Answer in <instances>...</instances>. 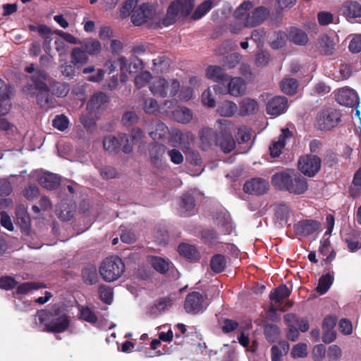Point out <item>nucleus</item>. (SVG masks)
<instances>
[{
	"instance_id": "f257e3e1",
	"label": "nucleus",
	"mask_w": 361,
	"mask_h": 361,
	"mask_svg": "<svg viewBox=\"0 0 361 361\" xmlns=\"http://www.w3.org/2000/svg\"><path fill=\"white\" fill-rule=\"evenodd\" d=\"M39 321L44 325V331L59 334L66 331L70 326V317L66 310L59 305L37 312Z\"/></svg>"
},
{
	"instance_id": "f03ea898",
	"label": "nucleus",
	"mask_w": 361,
	"mask_h": 361,
	"mask_svg": "<svg viewBox=\"0 0 361 361\" xmlns=\"http://www.w3.org/2000/svg\"><path fill=\"white\" fill-rule=\"evenodd\" d=\"M194 6L195 0H176L172 1L161 20V24L165 27L173 25L180 18L188 16Z\"/></svg>"
},
{
	"instance_id": "7ed1b4c3",
	"label": "nucleus",
	"mask_w": 361,
	"mask_h": 361,
	"mask_svg": "<svg viewBox=\"0 0 361 361\" xmlns=\"http://www.w3.org/2000/svg\"><path fill=\"white\" fill-rule=\"evenodd\" d=\"M102 279L106 282H113L118 280L125 271V264L118 256L106 257L99 269Z\"/></svg>"
},
{
	"instance_id": "20e7f679",
	"label": "nucleus",
	"mask_w": 361,
	"mask_h": 361,
	"mask_svg": "<svg viewBox=\"0 0 361 361\" xmlns=\"http://www.w3.org/2000/svg\"><path fill=\"white\" fill-rule=\"evenodd\" d=\"M217 124L219 135L216 145H219L224 153H229L235 147V141L232 135L234 125L226 119L218 120Z\"/></svg>"
},
{
	"instance_id": "39448f33",
	"label": "nucleus",
	"mask_w": 361,
	"mask_h": 361,
	"mask_svg": "<svg viewBox=\"0 0 361 361\" xmlns=\"http://www.w3.org/2000/svg\"><path fill=\"white\" fill-rule=\"evenodd\" d=\"M341 121V114L333 108L320 110L315 118V127L322 131H329L336 128Z\"/></svg>"
},
{
	"instance_id": "423d86ee",
	"label": "nucleus",
	"mask_w": 361,
	"mask_h": 361,
	"mask_svg": "<svg viewBox=\"0 0 361 361\" xmlns=\"http://www.w3.org/2000/svg\"><path fill=\"white\" fill-rule=\"evenodd\" d=\"M209 305L207 293L192 291L186 295L183 307L188 314L195 315L204 312Z\"/></svg>"
},
{
	"instance_id": "0eeeda50",
	"label": "nucleus",
	"mask_w": 361,
	"mask_h": 361,
	"mask_svg": "<svg viewBox=\"0 0 361 361\" xmlns=\"http://www.w3.org/2000/svg\"><path fill=\"white\" fill-rule=\"evenodd\" d=\"M321 159L312 154L300 157L298 161V168L301 173L309 177L314 176L321 169Z\"/></svg>"
},
{
	"instance_id": "6e6552de",
	"label": "nucleus",
	"mask_w": 361,
	"mask_h": 361,
	"mask_svg": "<svg viewBox=\"0 0 361 361\" xmlns=\"http://www.w3.org/2000/svg\"><path fill=\"white\" fill-rule=\"evenodd\" d=\"M155 13L154 6L149 3H144L133 11L131 20L133 25L140 26L151 19Z\"/></svg>"
},
{
	"instance_id": "1a4fd4ad",
	"label": "nucleus",
	"mask_w": 361,
	"mask_h": 361,
	"mask_svg": "<svg viewBox=\"0 0 361 361\" xmlns=\"http://www.w3.org/2000/svg\"><path fill=\"white\" fill-rule=\"evenodd\" d=\"M288 99L284 96L272 97L267 103V114L273 116H279L284 114L288 107Z\"/></svg>"
},
{
	"instance_id": "9d476101",
	"label": "nucleus",
	"mask_w": 361,
	"mask_h": 361,
	"mask_svg": "<svg viewBox=\"0 0 361 361\" xmlns=\"http://www.w3.org/2000/svg\"><path fill=\"white\" fill-rule=\"evenodd\" d=\"M321 228L319 221L314 219H304L295 224L293 226L295 234L298 236L306 237L319 231Z\"/></svg>"
},
{
	"instance_id": "9b49d317",
	"label": "nucleus",
	"mask_w": 361,
	"mask_h": 361,
	"mask_svg": "<svg viewBox=\"0 0 361 361\" xmlns=\"http://www.w3.org/2000/svg\"><path fill=\"white\" fill-rule=\"evenodd\" d=\"M269 15L268 8L264 6H259L249 13L243 19L245 27H255L262 23Z\"/></svg>"
},
{
	"instance_id": "f8f14e48",
	"label": "nucleus",
	"mask_w": 361,
	"mask_h": 361,
	"mask_svg": "<svg viewBox=\"0 0 361 361\" xmlns=\"http://www.w3.org/2000/svg\"><path fill=\"white\" fill-rule=\"evenodd\" d=\"M167 147L157 142L149 147V154L152 164L157 169H161L164 164V155Z\"/></svg>"
},
{
	"instance_id": "ddd939ff",
	"label": "nucleus",
	"mask_w": 361,
	"mask_h": 361,
	"mask_svg": "<svg viewBox=\"0 0 361 361\" xmlns=\"http://www.w3.org/2000/svg\"><path fill=\"white\" fill-rule=\"evenodd\" d=\"M269 188V183L261 178H253L243 185V190L245 193L250 195H263Z\"/></svg>"
},
{
	"instance_id": "4468645a",
	"label": "nucleus",
	"mask_w": 361,
	"mask_h": 361,
	"mask_svg": "<svg viewBox=\"0 0 361 361\" xmlns=\"http://www.w3.org/2000/svg\"><path fill=\"white\" fill-rule=\"evenodd\" d=\"M293 133L288 128H283L277 141H273L269 146L271 157H279L286 146V139L291 138Z\"/></svg>"
},
{
	"instance_id": "2eb2a0df",
	"label": "nucleus",
	"mask_w": 361,
	"mask_h": 361,
	"mask_svg": "<svg viewBox=\"0 0 361 361\" xmlns=\"http://www.w3.org/2000/svg\"><path fill=\"white\" fill-rule=\"evenodd\" d=\"M359 97L355 91L350 88L340 90L336 95V101L345 106H354L359 103Z\"/></svg>"
},
{
	"instance_id": "dca6fc26",
	"label": "nucleus",
	"mask_w": 361,
	"mask_h": 361,
	"mask_svg": "<svg viewBox=\"0 0 361 361\" xmlns=\"http://www.w3.org/2000/svg\"><path fill=\"white\" fill-rule=\"evenodd\" d=\"M206 76L221 85H225L229 80V76L225 73L224 68L219 66H209L206 70Z\"/></svg>"
},
{
	"instance_id": "f3484780",
	"label": "nucleus",
	"mask_w": 361,
	"mask_h": 361,
	"mask_svg": "<svg viewBox=\"0 0 361 361\" xmlns=\"http://www.w3.org/2000/svg\"><path fill=\"white\" fill-rule=\"evenodd\" d=\"M109 97L104 92H97L92 95L87 104V109L90 111H99L109 103Z\"/></svg>"
},
{
	"instance_id": "a211bd4d",
	"label": "nucleus",
	"mask_w": 361,
	"mask_h": 361,
	"mask_svg": "<svg viewBox=\"0 0 361 361\" xmlns=\"http://www.w3.org/2000/svg\"><path fill=\"white\" fill-rule=\"evenodd\" d=\"M292 177L293 176L284 171L276 173L271 177V183L276 189L288 192L289 184L292 181Z\"/></svg>"
},
{
	"instance_id": "6ab92c4d",
	"label": "nucleus",
	"mask_w": 361,
	"mask_h": 361,
	"mask_svg": "<svg viewBox=\"0 0 361 361\" xmlns=\"http://www.w3.org/2000/svg\"><path fill=\"white\" fill-rule=\"evenodd\" d=\"M289 185L288 192L295 195L304 193L308 188L307 179L300 174H294Z\"/></svg>"
},
{
	"instance_id": "aec40b11",
	"label": "nucleus",
	"mask_w": 361,
	"mask_h": 361,
	"mask_svg": "<svg viewBox=\"0 0 361 361\" xmlns=\"http://www.w3.org/2000/svg\"><path fill=\"white\" fill-rule=\"evenodd\" d=\"M258 110V103L254 99L245 97L239 103V114L242 116L255 114Z\"/></svg>"
},
{
	"instance_id": "412c9836",
	"label": "nucleus",
	"mask_w": 361,
	"mask_h": 361,
	"mask_svg": "<svg viewBox=\"0 0 361 361\" xmlns=\"http://www.w3.org/2000/svg\"><path fill=\"white\" fill-rule=\"evenodd\" d=\"M228 92L233 97L243 95L246 90L245 80L240 77L232 78L227 85Z\"/></svg>"
},
{
	"instance_id": "4be33fe9",
	"label": "nucleus",
	"mask_w": 361,
	"mask_h": 361,
	"mask_svg": "<svg viewBox=\"0 0 361 361\" xmlns=\"http://www.w3.org/2000/svg\"><path fill=\"white\" fill-rule=\"evenodd\" d=\"M37 104L45 111L54 107V99L50 95V90H39L36 94Z\"/></svg>"
},
{
	"instance_id": "5701e85b",
	"label": "nucleus",
	"mask_w": 361,
	"mask_h": 361,
	"mask_svg": "<svg viewBox=\"0 0 361 361\" xmlns=\"http://www.w3.org/2000/svg\"><path fill=\"white\" fill-rule=\"evenodd\" d=\"M11 92V87L6 84L0 78V101L3 100L4 109H0V112L6 114L11 108L10 94Z\"/></svg>"
},
{
	"instance_id": "b1692460",
	"label": "nucleus",
	"mask_w": 361,
	"mask_h": 361,
	"mask_svg": "<svg viewBox=\"0 0 361 361\" xmlns=\"http://www.w3.org/2000/svg\"><path fill=\"white\" fill-rule=\"evenodd\" d=\"M149 88L154 96L166 97L168 96L167 90L169 85L166 79L159 78L152 82Z\"/></svg>"
},
{
	"instance_id": "393cba45",
	"label": "nucleus",
	"mask_w": 361,
	"mask_h": 361,
	"mask_svg": "<svg viewBox=\"0 0 361 361\" xmlns=\"http://www.w3.org/2000/svg\"><path fill=\"white\" fill-rule=\"evenodd\" d=\"M291 291L285 284H281L274 290H271L269 294V299L276 304L281 305L283 300L290 296Z\"/></svg>"
},
{
	"instance_id": "a878e982",
	"label": "nucleus",
	"mask_w": 361,
	"mask_h": 361,
	"mask_svg": "<svg viewBox=\"0 0 361 361\" xmlns=\"http://www.w3.org/2000/svg\"><path fill=\"white\" fill-rule=\"evenodd\" d=\"M31 80L35 86V89L39 91L49 89V80L51 79L48 78L47 74L44 71H37L32 76Z\"/></svg>"
},
{
	"instance_id": "bb28decb",
	"label": "nucleus",
	"mask_w": 361,
	"mask_h": 361,
	"mask_svg": "<svg viewBox=\"0 0 361 361\" xmlns=\"http://www.w3.org/2000/svg\"><path fill=\"white\" fill-rule=\"evenodd\" d=\"M342 11L348 20L361 16V5L357 1H347L343 6Z\"/></svg>"
},
{
	"instance_id": "cd10ccee",
	"label": "nucleus",
	"mask_w": 361,
	"mask_h": 361,
	"mask_svg": "<svg viewBox=\"0 0 361 361\" xmlns=\"http://www.w3.org/2000/svg\"><path fill=\"white\" fill-rule=\"evenodd\" d=\"M40 185L47 190H54L60 184V177L52 173H45L39 178Z\"/></svg>"
},
{
	"instance_id": "c85d7f7f",
	"label": "nucleus",
	"mask_w": 361,
	"mask_h": 361,
	"mask_svg": "<svg viewBox=\"0 0 361 361\" xmlns=\"http://www.w3.org/2000/svg\"><path fill=\"white\" fill-rule=\"evenodd\" d=\"M289 350V343L286 341H280L278 345H273L271 348V361H281Z\"/></svg>"
},
{
	"instance_id": "c756f323",
	"label": "nucleus",
	"mask_w": 361,
	"mask_h": 361,
	"mask_svg": "<svg viewBox=\"0 0 361 361\" xmlns=\"http://www.w3.org/2000/svg\"><path fill=\"white\" fill-rule=\"evenodd\" d=\"M82 278L86 284L93 285L98 281V274L97 267L90 264L84 267L82 270Z\"/></svg>"
},
{
	"instance_id": "7c9ffc66",
	"label": "nucleus",
	"mask_w": 361,
	"mask_h": 361,
	"mask_svg": "<svg viewBox=\"0 0 361 361\" xmlns=\"http://www.w3.org/2000/svg\"><path fill=\"white\" fill-rule=\"evenodd\" d=\"M50 92L58 97H63L69 92V85L66 82H61L54 80H49Z\"/></svg>"
},
{
	"instance_id": "2f4dec72",
	"label": "nucleus",
	"mask_w": 361,
	"mask_h": 361,
	"mask_svg": "<svg viewBox=\"0 0 361 361\" xmlns=\"http://www.w3.org/2000/svg\"><path fill=\"white\" fill-rule=\"evenodd\" d=\"M287 36L290 41L297 45H305L308 41L307 34L302 30L296 27H291Z\"/></svg>"
},
{
	"instance_id": "473e14b6",
	"label": "nucleus",
	"mask_w": 361,
	"mask_h": 361,
	"mask_svg": "<svg viewBox=\"0 0 361 361\" xmlns=\"http://www.w3.org/2000/svg\"><path fill=\"white\" fill-rule=\"evenodd\" d=\"M142 66V61L139 59H136L134 62L128 63L126 60V63L121 66L119 68L121 71L120 80L122 82H125L128 80L127 73H132L135 72L140 66Z\"/></svg>"
},
{
	"instance_id": "72a5a7b5",
	"label": "nucleus",
	"mask_w": 361,
	"mask_h": 361,
	"mask_svg": "<svg viewBox=\"0 0 361 361\" xmlns=\"http://www.w3.org/2000/svg\"><path fill=\"white\" fill-rule=\"evenodd\" d=\"M219 132L216 133L212 128H204L200 133V138L202 144L210 146L216 144Z\"/></svg>"
},
{
	"instance_id": "f704fd0d",
	"label": "nucleus",
	"mask_w": 361,
	"mask_h": 361,
	"mask_svg": "<svg viewBox=\"0 0 361 361\" xmlns=\"http://www.w3.org/2000/svg\"><path fill=\"white\" fill-rule=\"evenodd\" d=\"M275 216L278 221L287 223L290 214V207L285 202L277 204L274 208Z\"/></svg>"
},
{
	"instance_id": "c9c22d12",
	"label": "nucleus",
	"mask_w": 361,
	"mask_h": 361,
	"mask_svg": "<svg viewBox=\"0 0 361 361\" xmlns=\"http://www.w3.org/2000/svg\"><path fill=\"white\" fill-rule=\"evenodd\" d=\"M178 251L180 255L190 260H197L199 259V252L194 245L181 243L178 246Z\"/></svg>"
},
{
	"instance_id": "e433bc0d",
	"label": "nucleus",
	"mask_w": 361,
	"mask_h": 361,
	"mask_svg": "<svg viewBox=\"0 0 361 361\" xmlns=\"http://www.w3.org/2000/svg\"><path fill=\"white\" fill-rule=\"evenodd\" d=\"M171 140L178 142L180 145L186 146L194 140V136L190 132L177 130L173 133Z\"/></svg>"
},
{
	"instance_id": "4c0bfd02",
	"label": "nucleus",
	"mask_w": 361,
	"mask_h": 361,
	"mask_svg": "<svg viewBox=\"0 0 361 361\" xmlns=\"http://www.w3.org/2000/svg\"><path fill=\"white\" fill-rule=\"evenodd\" d=\"M169 133V128L161 121H157L154 126V130L149 133V136L154 140H164Z\"/></svg>"
},
{
	"instance_id": "58836bf2",
	"label": "nucleus",
	"mask_w": 361,
	"mask_h": 361,
	"mask_svg": "<svg viewBox=\"0 0 361 361\" xmlns=\"http://www.w3.org/2000/svg\"><path fill=\"white\" fill-rule=\"evenodd\" d=\"M334 43L333 39L324 35L319 39V51L325 56H331L334 52Z\"/></svg>"
},
{
	"instance_id": "ea45409f",
	"label": "nucleus",
	"mask_w": 361,
	"mask_h": 361,
	"mask_svg": "<svg viewBox=\"0 0 361 361\" xmlns=\"http://www.w3.org/2000/svg\"><path fill=\"white\" fill-rule=\"evenodd\" d=\"M281 91L288 95H293L296 93L298 87V82L295 78H285L280 83Z\"/></svg>"
},
{
	"instance_id": "a19ab883",
	"label": "nucleus",
	"mask_w": 361,
	"mask_h": 361,
	"mask_svg": "<svg viewBox=\"0 0 361 361\" xmlns=\"http://www.w3.org/2000/svg\"><path fill=\"white\" fill-rule=\"evenodd\" d=\"M213 6V1L212 0H205L195 8L192 14L191 18L194 20H199L205 16Z\"/></svg>"
},
{
	"instance_id": "79ce46f5",
	"label": "nucleus",
	"mask_w": 361,
	"mask_h": 361,
	"mask_svg": "<svg viewBox=\"0 0 361 361\" xmlns=\"http://www.w3.org/2000/svg\"><path fill=\"white\" fill-rule=\"evenodd\" d=\"M226 266V260L224 255L221 254L214 255L210 260V268L215 273L222 272Z\"/></svg>"
},
{
	"instance_id": "37998d69",
	"label": "nucleus",
	"mask_w": 361,
	"mask_h": 361,
	"mask_svg": "<svg viewBox=\"0 0 361 361\" xmlns=\"http://www.w3.org/2000/svg\"><path fill=\"white\" fill-rule=\"evenodd\" d=\"M334 282V277L330 274H326L322 275L318 281L316 290L320 295L325 294Z\"/></svg>"
},
{
	"instance_id": "c03bdc74",
	"label": "nucleus",
	"mask_w": 361,
	"mask_h": 361,
	"mask_svg": "<svg viewBox=\"0 0 361 361\" xmlns=\"http://www.w3.org/2000/svg\"><path fill=\"white\" fill-rule=\"evenodd\" d=\"M180 206L182 209H185L186 213L185 215H192L193 214L192 212L195 206V201L194 197L188 192L184 193L181 196Z\"/></svg>"
},
{
	"instance_id": "a18cd8bd",
	"label": "nucleus",
	"mask_w": 361,
	"mask_h": 361,
	"mask_svg": "<svg viewBox=\"0 0 361 361\" xmlns=\"http://www.w3.org/2000/svg\"><path fill=\"white\" fill-rule=\"evenodd\" d=\"M237 105L231 101H224L217 109L218 113L224 117H231L237 111Z\"/></svg>"
},
{
	"instance_id": "49530a36",
	"label": "nucleus",
	"mask_w": 361,
	"mask_h": 361,
	"mask_svg": "<svg viewBox=\"0 0 361 361\" xmlns=\"http://www.w3.org/2000/svg\"><path fill=\"white\" fill-rule=\"evenodd\" d=\"M88 59L87 52L80 47H74L71 51V62L74 64H85Z\"/></svg>"
},
{
	"instance_id": "de8ad7c7",
	"label": "nucleus",
	"mask_w": 361,
	"mask_h": 361,
	"mask_svg": "<svg viewBox=\"0 0 361 361\" xmlns=\"http://www.w3.org/2000/svg\"><path fill=\"white\" fill-rule=\"evenodd\" d=\"M126 58L124 56H121L116 60L109 59L107 60L104 65V72H107L109 74L114 72L118 68H121V66H123L126 63Z\"/></svg>"
},
{
	"instance_id": "09e8293b",
	"label": "nucleus",
	"mask_w": 361,
	"mask_h": 361,
	"mask_svg": "<svg viewBox=\"0 0 361 361\" xmlns=\"http://www.w3.org/2000/svg\"><path fill=\"white\" fill-rule=\"evenodd\" d=\"M150 262L152 267L161 274H166L169 269V263L160 257H152Z\"/></svg>"
},
{
	"instance_id": "8fccbe9b",
	"label": "nucleus",
	"mask_w": 361,
	"mask_h": 361,
	"mask_svg": "<svg viewBox=\"0 0 361 361\" xmlns=\"http://www.w3.org/2000/svg\"><path fill=\"white\" fill-rule=\"evenodd\" d=\"M103 146L105 150L112 153H117L119 149L120 142L115 136L109 135L104 137Z\"/></svg>"
},
{
	"instance_id": "3c124183",
	"label": "nucleus",
	"mask_w": 361,
	"mask_h": 361,
	"mask_svg": "<svg viewBox=\"0 0 361 361\" xmlns=\"http://www.w3.org/2000/svg\"><path fill=\"white\" fill-rule=\"evenodd\" d=\"M82 47L90 55H96L101 51L102 47L97 39H89L84 42Z\"/></svg>"
},
{
	"instance_id": "603ef678",
	"label": "nucleus",
	"mask_w": 361,
	"mask_h": 361,
	"mask_svg": "<svg viewBox=\"0 0 361 361\" xmlns=\"http://www.w3.org/2000/svg\"><path fill=\"white\" fill-rule=\"evenodd\" d=\"M46 287L43 283L38 282H25L19 285L17 288V293L19 294H27L30 290H37Z\"/></svg>"
},
{
	"instance_id": "864d4df0",
	"label": "nucleus",
	"mask_w": 361,
	"mask_h": 361,
	"mask_svg": "<svg viewBox=\"0 0 361 361\" xmlns=\"http://www.w3.org/2000/svg\"><path fill=\"white\" fill-rule=\"evenodd\" d=\"M99 298L102 301L106 304H111L113 299V290L105 285H102L99 288Z\"/></svg>"
},
{
	"instance_id": "5fc2aeb1",
	"label": "nucleus",
	"mask_w": 361,
	"mask_h": 361,
	"mask_svg": "<svg viewBox=\"0 0 361 361\" xmlns=\"http://www.w3.org/2000/svg\"><path fill=\"white\" fill-rule=\"evenodd\" d=\"M69 121L68 118L63 114L57 115L52 121V126L54 128L60 131H64L68 128Z\"/></svg>"
},
{
	"instance_id": "6e6d98bb",
	"label": "nucleus",
	"mask_w": 361,
	"mask_h": 361,
	"mask_svg": "<svg viewBox=\"0 0 361 361\" xmlns=\"http://www.w3.org/2000/svg\"><path fill=\"white\" fill-rule=\"evenodd\" d=\"M290 355L293 358H303L307 356V346L305 343H298L293 345Z\"/></svg>"
},
{
	"instance_id": "4d7b16f0",
	"label": "nucleus",
	"mask_w": 361,
	"mask_h": 361,
	"mask_svg": "<svg viewBox=\"0 0 361 361\" xmlns=\"http://www.w3.org/2000/svg\"><path fill=\"white\" fill-rule=\"evenodd\" d=\"M175 115L178 122L186 123L191 121L192 118V114L191 111L186 108L183 107L178 110H176Z\"/></svg>"
},
{
	"instance_id": "13d9d810",
	"label": "nucleus",
	"mask_w": 361,
	"mask_h": 361,
	"mask_svg": "<svg viewBox=\"0 0 361 361\" xmlns=\"http://www.w3.org/2000/svg\"><path fill=\"white\" fill-rule=\"evenodd\" d=\"M80 318L87 322L95 324L98 318L95 313L88 307H82L80 310Z\"/></svg>"
},
{
	"instance_id": "bf43d9fd",
	"label": "nucleus",
	"mask_w": 361,
	"mask_h": 361,
	"mask_svg": "<svg viewBox=\"0 0 361 361\" xmlns=\"http://www.w3.org/2000/svg\"><path fill=\"white\" fill-rule=\"evenodd\" d=\"M152 75L149 71H143L135 78V85L137 88H141L147 85L151 80Z\"/></svg>"
},
{
	"instance_id": "052dcab7",
	"label": "nucleus",
	"mask_w": 361,
	"mask_h": 361,
	"mask_svg": "<svg viewBox=\"0 0 361 361\" xmlns=\"http://www.w3.org/2000/svg\"><path fill=\"white\" fill-rule=\"evenodd\" d=\"M252 8V3L250 1H245L242 3L239 7L235 11L234 16L235 18L241 20L244 16H246L247 11Z\"/></svg>"
},
{
	"instance_id": "680f3d73",
	"label": "nucleus",
	"mask_w": 361,
	"mask_h": 361,
	"mask_svg": "<svg viewBox=\"0 0 361 361\" xmlns=\"http://www.w3.org/2000/svg\"><path fill=\"white\" fill-rule=\"evenodd\" d=\"M137 1L138 0H126L120 9V16L122 18L128 17L137 5Z\"/></svg>"
},
{
	"instance_id": "e2e57ef3",
	"label": "nucleus",
	"mask_w": 361,
	"mask_h": 361,
	"mask_svg": "<svg viewBox=\"0 0 361 361\" xmlns=\"http://www.w3.org/2000/svg\"><path fill=\"white\" fill-rule=\"evenodd\" d=\"M16 279L10 276L0 277V288L4 290H11L17 285Z\"/></svg>"
},
{
	"instance_id": "0e129e2a",
	"label": "nucleus",
	"mask_w": 361,
	"mask_h": 361,
	"mask_svg": "<svg viewBox=\"0 0 361 361\" xmlns=\"http://www.w3.org/2000/svg\"><path fill=\"white\" fill-rule=\"evenodd\" d=\"M159 104L156 99L153 98H148L145 100L143 104V109L145 113L148 114H153L158 111Z\"/></svg>"
},
{
	"instance_id": "69168bd1",
	"label": "nucleus",
	"mask_w": 361,
	"mask_h": 361,
	"mask_svg": "<svg viewBox=\"0 0 361 361\" xmlns=\"http://www.w3.org/2000/svg\"><path fill=\"white\" fill-rule=\"evenodd\" d=\"M326 348L323 344L316 345L312 351V357L314 361L322 360L326 355Z\"/></svg>"
},
{
	"instance_id": "338daca9",
	"label": "nucleus",
	"mask_w": 361,
	"mask_h": 361,
	"mask_svg": "<svg viewBox=\"0 0 361 361\" xmlns=\"http://www.w3.org/2000/svg\"><path fill=\"white\" fill-rule=\"evenodd\" d=\"M139 117L134 111H127L122 116V123L125 126H131L136 123Z\"/></svg>"
},
{
	"instance_id": "774afa93",
	"label": "nucleus",
	"mask_w": 361,
	"mask_h": 361,
	"mask_svg": "<svg viewBox=\"0 0 361 361\" xmlns=\"http://www.w3.org/2000/svg\"><path fill=\"white\" fill-rule=\"evenodd\" d=\"M348 48L353 53H359L361 51V34L356 35L353 37Z\"/></svg>"
}]
</instances>
